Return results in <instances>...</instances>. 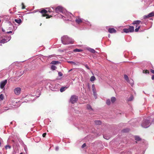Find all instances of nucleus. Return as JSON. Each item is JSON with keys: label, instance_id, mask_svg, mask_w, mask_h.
Returning a JSON list of instances; mask_svg holds the SVG:
<instances>
[{"label": "nucleus", "instance_id": "obj_1", "mask_svg": "<svg viewBox=\"0 0 154 154\" xmlns=\"http://www.w3.org/2000/svg\"><path fill=\"white\" fill-rule=\"evenodd\" d=\"M61 41L63 44L67 45L69 44H72L74 41L72 38H69L67 35L63 36L61 38Z\"/></svg>", "mask_w": 154, "mask_h": 154}, {"label": "nucleus", "instance_id": "obj_2", "mask_svg": "<svg viewBox=\"0 0 154 154\" xmlns=\"http://www.w3.org/2000/svg\"><path fill=\"white\" fill-rule=\"evenodd\" d=\"M39 12L42 14V17H46V18H49L52 17L51 16H49L47 14V11L44 9L42 10L41 11H39Z\"/></svg>", "mask_w": 154, "mask_h": 154}, {"label": "nucleus", "instance_id": "obj_3", "mask_svg": "<svg viewBox=\"0 0 154 154\" xmlns=\"http://www.w3.org/2000/svg\"><path fill=\"white\" fill-rule=\"evenodd\" d=\"M150 122L148 120H146L143 121L142 124L141 125L142 127L144 128L148 127L150 125Z\"/></svg>", "mask_w": 154, "mask_h": 154}, {"label": "nucleus", "instance_id": "obj_4", "mask_svg": "<svg viewBox=\"0 0 154 154\" xmlns=\"http://www.w3.org/2000/svg\"><path fill=\"white\" fill-rule=\"evenodd\" d=\"M78 100V97L75 95H73L71 96L70 99V101L72 103H76Z\"/></svg>", "mask_w": 154, "mask_h": 154}, {"label": "nucleus", "instance_id": "obj_5", "mask_svg": "<svg viewBox=\"0 0 154 154\" xmlns=\"http://www.w3.org/2000/svg\"><path fill=\"white\" fill-rule=\"evenodd\" d=\"M7 82V80H5L4 81H2L0 83V87L1 88L3 89L4 88L5 85Z\"/></svg>", "mask_w": 154, "mask_h": 154}, {"label": "nucleus", "instance_id": "obj_6", "mask_svg": "<svg viewBox=\"0 0 154 154\" xmlns=\"http://www.w3.org/2000/svg\"><path fill=\"white\" fill-rule=\"evenodd\" d=\"M21 91V89L20 88H16L14 90V93L17 95H18L20 94Z\"/></svg>", "mask_w": 154, "mask_h": 154}, {"label": "nucleus", "instance_id": "obj_7", "mask_svg": "<svg viewBox=\"0 0 154 154\" xmlns=\"http://www.w3.org/2000/svg\"><path fill=\"white\" fill-rule=\"evenodd\" d=\"M154 16V12H152L147 15H145L143 17L144 19L148 18Z\"/></svg>", "mask_w": 154, "mask_h": 154}, {"label": "nucleus", "instance_id": "obj_8", "mask_svg": "<svg viewBox=\"0 0 154 154\" xmlns=\"http://www.w3.org/2000/svg\"><path fill=\"white\" fill-rule=\"evenodd\" d=\"M154 16V12H152L147 15H145L143 17L144 19L148 18Z\"/></svg>", "mask_w": 154, "mask_h": 154}, {"label": "nucleus", "instance_id": "obj_9", "mask_svg": "<svg viewBox=\"0 0 154 154\" xmlns=\"http://www.w3.org/2000/svg\"><path fill=\"white\" fill-rule=\"evenodd\" d=\"M154 16V12H152L147 15H145L143 17L144 19L148 18Z\"/></svg>", "mask_w": 154, "mask_h": 154}, {"label": "nucleus", "instance_id": "obj_10", "mask_svg": "<svg viewBox=\"0 0 154 154\" xmlns=\"http://www.w3.org/2000/svg\"><path fill=\"white\" fill-rule=\"evenodd\" d=\"M75 21V22L78 24H80L82 22V19L80 18L79 17H77Z\"/></svg>", "mask_w": 154, "mask_h": 154}, {"label": "nucleus", "instance_id": "obj_11", "mask_svg": "<svg viewBox=\"0 0 154 154\" xmlns=\"http://www.w3.org/2000/svg\"><path fill=\"white\" fill-rule=\"evenodd\" d=\"M124 77L125 79L128 82H130L131 83V85H132L133 84V82H131V83L130 82V80H129V78L128 76L126 75H124ZM131 81H133V80H131ZM132 86V85H131Z\"/></svg>", "mask_w": 154, "mask_h": 154}, {"label": "nucleus", "instance_id": "obj_12", "mask_svg": "<svg viewBox=\"0 0 154 154\" xmlns=\"http://www.w3.org/2000/svg\"><path fill=\"white\" fill-rule=\"evenodd\" d=\"M62 8L60 6H58L56 8L55 11L57 13H58L60 12H61L62 11Z\"/></svg>", "mask_w": 154, "mask_h": 154}, {"label": "nucleus", "instance_id": "obj_13", "mask_svg": "<svg viewBox=\"0 0 154 154\" xmlns=\"http://www.w3.org/2000/svg\"><path fill=\"white\" fill-rule=\"evenodd\" d=\"M141 22L140 20H135V21H134L133 22L132 24L133 25L136 24V27H137V25L139 24Z\"/></svg>", "mask_w": 154, "mask_h": 154}, {"label": "nucleus", "instance_id": "obj_14", "mask_svg": "<svg viewBox=\"0 0 154 154\" xmlns=\"http://www.w3.org/2000/svg\"><path fill=\"white\" fill-rule=\"evenodd\" d=\"M72 17H73V15L71 14H70L68 16H67V20L70 21H72Z\"/></svg>", "mask_w": 154, "mask_h": 154}, {"label": "nucleus", "instance_id": "obj_15", "mask_svg": "<svg viewBox=\"0 0 154 154\" xmlns=\"http://www.w3.org/2000/svg\"><path fill=\"white\" fill-rule=\"evenodd\" d=\"M108 32L110 33H116V30L113 28H110L108 29Z\"/></svg>", "mask_w": 154, "mask_h": 154}, {"label": "nucleus", "instance_id": "obj_16", "mask_svg": "<svg viewBox=\"0 0 154 154\" xmlns=\"http://www.w3.org/2000/svg\"><path fill=\"white\" fill-rule=\"evenodd\" d=\"M92 91L93 94H95L96 93V90L94 84H93L92 85Z\"/></svg>", "mask_w": 154, "mask_h": 154}, {"label": "nucleus", "instance_id": "obj_17", "mask_svg": "<svg viewBox=\"0 0 154 154\" xmlns=\"http://www.w3.org/2000/svg\"><path fill=\"white\" fill-rule=\"evenodd\" d=\"M14 21L16 22L19 24H20L22 22V20L21 19H20V18L15 19L14 20Z\"/></svg>", "mask_w": 154, "mask_h": 154}, {"label": "nucleus", "instance_id": "obj_18", "mask_svg": "<svg viewBox=\"0 0 154 154\" xmlns=\"http://www.w3.org/2000/svg\"><path fill=\"white\" fill-rule=\"evenodd\" d=\"M128 29L130 32H132L134 31V26H129Z\"/></svg>", "mask_w": 154, "mask_h": 154}, {"label": "nucleus", "instance_id": "obj_19", "mask_svg": "<svg viewBox=\"0 0 154 154\" xmlns=\"http://www.w3.org/2000/svg\"><path fill=\"white\" fill-rule=\"evenodd\" d=\"M73 51L75 52H80L83 51V50L81 49H78L77 48H76L74 49Z\"/></svg>", "mask_w": 154, "mask_h": 154}, {"label": "nucleus", "instance_id": "obj_20", "mask_svg": "<svg viewBox=\"0 0 154 154\" xmlns=\"http://www.w3.org/2000/svg\"><path fill=\"white\" fill-rule=\"evenodd\" d=\"M111 102L113 103L116 100V99L115 97H112L111 98Z\"/></svg>", "mask_w": 154, "mask_h": 154}, {"label": "nucleus", "instance_id": "obj_21", "mask_svg": "<svg viewBox=\"0 0 154 154\" xmlns=\"http://www.w3.org/2000/svg\"><path fill=\"white\" fill-rule=\"evenodd\" d=\"M7 42H8V41H7V40L5 38H4V39H2L0 41V43H5Z\"/></svg>", "mask_w": 154, "mask_h": 154}, {"label": "nucleus", "instance_id": "obj_22", "mask_svg": "<svg viewBox=\"0 0 154 154\" xmlns=\"http://www.w3.org/2000/svg\"><path fill=\"white\" fill-rule=\"evenodd\" d=\"M123 31H124V32L126 33L130 32L128 28H125V29H123Z\"/></svg>", "mask_w": 154, "mask_h": 154}, {"label": "nucleus", "instance_id": "obj_23", "mask_svg": "<svg viewBox=\"0 0 154 154\" xmlns=\"http://www.w3.org/2000/svg\"><path fill=\"white\" fill-rule=\"evenodd\" d=\"M95 124L97 125H100L101 124V122L100 120H96L94 121Z\"/></svg>", "mask_w": 154, "mask_h": 154}, {"label": "nucleus", "instance_id": "obj_24", "mask_svg": "<svg viewBox=\"0 0 154 154\" xmlns=\"http://www.w3.org/2000/svg\"><path fill=\"white\" fill-rule=\"evenodd\" d=\"M59 62L58 61H53L51 63L52 64H57L59 63Z\"/></svg>", "mask_w": 154, "mask_h": 154}, {"label": "nucleus", "instance_id": "obj_25", "mask_svg": "<svg viewBox=\"0 0 154 154\" xmlns=\"http://www.w3.org/2000/svg\"><path fill=\"white\" fill-rule=\"evenodd\" d=\"M87 108L88 109H91L93 110V109L91 105H90L87 104Z\"/></svg>", "mask_w": 154, "mask_h": 154}, {"label": "nucleus", "instance_id": "obj_26", "mask_svg": "<svg viewBox=\"0 0 154 154\" xmlns=\"http://www.w3.org/2000/svg\"><path fill=\"white\" fill-rule=\"evenodd\" d=\"M96 79L95 77L94 76H92L90 78V81L91 82L94 81Z\"/></svg>", "mask_w": 154, "mask_h": 154}, {"label": "nucleus", "instance_id": "obj_27", "mask_svg": "<svg viewBox=\"0 0 154 154\" xmlns=\"http://www.w3.org/2000/svg\"><path fill=\"white\" fill-rule=\"evenodd\" d=\"M106 103L107 105H109L110 104L111 102L110 99H108L106 100Z\"/></svg>", "mask_w": 154, "mask_h": 154}, {"label": "nucleus", "instance_id": "obj_28", "mask_svg": "<svg viewBox=\"0 0 154 154\" xmlns=\"http://www.w3.org/2000/svg\"><path fill=\"white\" fill-rule=\"evenodd\" d=\"M4 98V95L2 94H1L0 95V100H3Z\"/></svg>", "mask_w": 154, "mask_h": 154}, {"label": "nucleus", "instance_id": "obj_29", "mask_svg": "<svg viewBox=\"0 0 154 154\" xmlns=\"http://www.w3.org/2000/svg\"><path fill=\"white\" fill-rule=\"evenodd\" d=\"M135 140L137 141H140L141 140V139L139 137L136 136L135 138Z\"/></svg>", "mask_w": 154, "mask_h": 154}, {"label": "nucleus", "instance_id": "obj_30", "mask_svg": "<svg viewBox=\"0 0 154 154\" xmlns=\"http://www.w3.org/2000/svg\"><path fill=\"white\" fill-rule=\"evenodd\" d=\"M90 51L93 53H95L96 52V51L94 49L91 48L90 49Z\"/></svg>", "mask_w": 154, "mask_h": 154}, {"label": "nucleus", "instance_id": "obj_31", "mask_svg": "<svg viewBox=\"0 0 154 154\" xmlns=\"http://www.w3.org/2000/svg\"><path fill=\"white\" fill-rule=\"evenodd\" d=\"M65 87H62L60 89V91L62 92L65 91Z\"/></svg>", "mask_w": 154, "mask_h": 154}, {"label": "nucleus", "instance_id": "obj_32", "mask_svg": "<svg viewBox=\"0 0 154 154\" xmlns=\"http://www.w3.org/2000/svg\"><path fill=\"white\" fill-rule=\"evenodd\" d=\"M140 28V26H139L137 28H136L135 29V31L136 32H137L139 29Z\"/></svg>", "mask_w": 154, "mask_h": 154}, {"label": "nucleus", "instance_id": "obj_33", "mask_svg": "<svg viewBox=\"0 0 154 154\" xmlns=\"http://www.w3.org/2000/svg\"><path fill=\"white\" fill-rule=\"evenodd\" d=\"M5 148L6 149L8 148L10 149L11 148V146L9 145H7L5 146Z\"/></svg>", "mask_w": 154, "mask_h": 154}, {"label": "nucleus", "instance_id": "obj_34", "mask_svg": "<svg viewBox=\"0 0 154 154\" xmlns=\"http://www.w3.org/2000/svg\"><path fill=\"white\" fill-rule=\"evenodd\" d=\"M56 68V67L54 65H53L51 66V69L53 70H55Z\"/></svg>", "mask_w": 154, "mask_h": 154}, {"label": "nucleus", "instance_id": "obj_35", "mask_svg": "<svg viewBox=\"0 0 154 154\" xmlns=\"http://www.w3.org/2000/svg\"><path fill=\"white\" fill-rule=\"evenodd\" d=\"M133 99H134V97H133V96H131L129 98V100L130 101H131L133 100Z\"/></svg>", "mask_w": 154, "mask_h": 154}, {"label": "nucleus", "instance_id": "obj_36", "mask_svg": "<svg viewBox=\"0 0 154 154\" xmlns=\"http://www.w3.org/2000/svg\"><path fill=\"white\" fill-rule=\"evenodd\" d=\"M143 72L144 73H149V71L147 70H145V71L143 70Z\"/></svg>", "mask_w": 154, "mask_h": 154}, {"label": "nucleus", "instance_id": "obj_37", "mask_svg": "<svg viewBox=\"0 0 154 154\" xmlns=\"http://www.w3.org/2000/svg\"><path fill=\"white\" fill-rule=\"evenodd\" d=\"M68 63H71V64H73L74 65H75L76 64V63L72 61H68Z\"/></svg>", "mask_w": 154, "mask_h": 154}, {"label": "nucleus", "instance_id": "obj_38", "mask_svg": "<svg viewBox=\"0 0 154 154\" xmlns=\"http://www.w3.org/2000/svg\"><path fill=\"white\" fill-rule=\"evenodd\" d=\"M22 9H24L25 8V6L24 5V4L23 3H22Z\"/></svg>", "mask_w": 154, "mask_h": 154}, {"label": "nucleus", "instance_id": "obj_39", "mask_svg": "<svg viewBox=\"0 0 154 154\" xmlns=\"http://www.w3.org/2000/svg\"><path fill=\"white\" fill-rule=\"evenodd\" d=\"M58 75L59 76H61L63 75L62 73L61 72H58Z\"/></svg>", "mask_w": 154, "mask_h": 154}, {"label": "nucleus", "instance_id": "obj_40", "mask_svg": "<svg viewBox=\"0 0 154 154\" xmlns=\"http://www.w3.org/2000/svg\"><path fill=\"white\" fill-rule=\"evenodd\" d=\"M123 131L124 132H128L129 131V130L128 129H124L123 130Z\"/></svg>", "mask_w": 154, "mask_h": 154}, {"label": "nucleus", "instance_id": "obj_41", "mask_svg": "<svg viewBox=\"0 0 154 154\" xmlns=\"http://www.w3.org/2000/svg\"><path fill=\"white\" fill-rule=\"evenodd\" d=\"M85 67L87 68L88 69L90 70V68L88 66L87 64H85L84 65Z\"/></svg>", "mask_w": 154, "mask_h": 154}, {"label": "nucleus", "instance_id": "obj_42", "mask_svg": "<svg viewBox=\"0 0 154 154\" xmlns=\"http://www.w3.org/2000/svg\"><path fill=\"white\" fill-rule=\"evenodd\" d=\"M86 146V144L85 143H84L82 146V148H83Z\"/></svg>", "mask_w": 154, "mask_h": 154}, {"label": "nucleus", "instance_id": "obj_43", "mask_svg": "<svg viewBox=\"0 0 154 154\" xmlns=\"http://www.w3.org/2000/svg\"><path fill=\"white\" fill-rule=\"evenodd\" d=\"M46 135V133H44L43 134H42V136L43 137H45Z\"/></svg>", "mask_w": 154, "mask_h": 154}, {"label": "nucleus", "instance_id": "obj_44", "mask_svg": "<svg viewBox=\"0 0 154 154\" xmlns=\"http://www.w3.org/2000/svg\"><path fill=\"white\" fill-rule=\"evenodd\" d=\"M150 71L152 73L154 74V70L153 69H151Z\"/></svg>", "mask_w": 154, "mask_h": 154}, {"label": "nucleus", "instance_id": "obj_45", "mask_svg": "<svg viewBox=\"0 0 154 154\" xmlns=\"http://www.w3.org/2000/svg\"><path fill=\"white\" fill-rule=\"evenodd\" d=\"M12 33V31H9V32H7L6 33Z\"/></svg>", "mask_w": 154, "mask_h": 154}, {"label": "nucleus", "instance_id": "obj_46", "mask_svg": "<svg viewBox=\"0 0 154 154\" xmlns=\"http://www.w3.org/2000/svg\"><path fill=\"white\" fill-rule=\"evenodd\" d=\"M152 80H154V75H152Z\"/></svg>", "mask_w": 154, "mask_h": 154}, {"label": "nucleus", "instance_id": "obj_47", "mask_svg": "<svg viewBox=\"0 0 154 154\" xmlns=\"http://www.w3.org/2000/svg\"><path fill=\"white\" fill-rule=\"evenodd\" d=\"M2 31L3 32H5V30L3 29H2Z\"/></svg>", "mask_w": 154, "mask_h": 154}, {"label": "nucleus", "instance_id": "obj_48", "mask_svg": "<svg viewBox=\"0 0 154 154\" xmlns=\"http://www.w3.org/2000/svg\"><path fill=\"white\" fill-rule=\"evenodd\" d=\"M8 109H5V111H6L7 110H8Z\"/></svg>", "mask_w": 154, "mask_h": 154}, {"label": "nucleus", "instance_id": "obj_49", "mask_svg": "<svg viewBox=\"0 0 154 154\" xmlns=\"http://www.w3.org/2000/svg\"><path fill=\"white\" fill-rule=\"evenodd\" d=\"M20 154H23V153L21 152Z\"/></svg>", "mask_w": 154, "mask_h": 154}, {"label": "nucleus", "instance_id": "obj_50", "mask_svg": "<svg viewBox=\"0 0 154 154\" xmlns=\"http://www.w3.org/2000/svg\"><path fill=\"white\" fill-rule=\"evenodd\" d=\"M37 11H39V10H37Z\"/></svg>", "mask_w": 154, "mask_h": 154}, {"label": "nucleus", "instance_id": "obj_51", "mask_svg": "<svg viewBox=\"0 0 154 154\" xmlns=\"http://www.w3.org/2000/svg\"><path fill=\"white\" fill-rule=\"evenodd\" d=\"M12 122H11V124H12Z\"/></svg>", "mask_w": 154, "mask_h": 154}, {"label": "nucleus", "instance_id": "obj_52", "mask_svg": "<svg viewBox=\"0 0 154 154\" xmlns=\"http://www.w3.org/2000/svg\"><path fill=\"white\" fill-rule=\"evenodd\" d=\"M154 121V120L152 121V122H153Z\"/></svg>", "mask_w": 154, "mask_h": 154}]
</instances>
